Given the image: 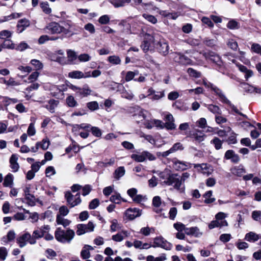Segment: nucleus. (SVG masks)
Instances as JSON below:
<instances>
[{
  "mask_svg": "<svg viewBox=\"0 0 261 261\" xmlns=\"http://www.w3.org/2000/svg\"><path fill=\"white\" fill-rule=\"evenodd\" d=\"M29 47V46L28 45V44L25 42L22 41L18 45H15V48L14 49H16L18 51H22Z\"/></svg>",
  "mask_w": 261,
  "mask_h": 261,
  "instance_id": "obj_55",
  "label": "nucleus"
},
{
  "mask_svg": "<svg viewBox=\"0 0 261 261\" xmlns=\"http://www.w3.org/2000/svg\"><path fill=\"white\" fill-rule=\"evenodd\" d=\"M59 102L58 100L52 99H50L47 103L45 106L46 108L50 113H53L55 112V108L58 106Z\"/></svg>",
  "mask_w": 261,
  "mask_h": 261,
  "instance_id": "obj_24",
  "label": "nucleus"
},
{
  "mask_svg": "<svg viewBox=\"0 0 261 261\" xmlns=\"http://www.w3.org/2000/svg\"><path fill=\"white\" fill-rule=\"evenodd\" d=\"M142 16L147 21L151 23L152 24H155L158 22L157 18L152 15L147 13H144L143 14Z\"/></svg>",
  "mask_w": 261,
  "mask_h": 261,
  "instance_id": "obj_44",
  "label": "nucleus"
},
{
  "mask_svg": "<svg viewBox=\"0 0 261 261\" xmlns=\"http://www.w3.org/2000/svg\"><path fill=\"white\" fill-rule=\"evenodd\" d=\"M197 170L204 175H210L212 169L209 165L206 164H197Z\"/></svg>",
  "mask_w": 261,
  "mask_h": 261,
  "instance_id": "obj_17",
  "label": "nucleus"
},
{
  "mask_svg": "<svg viewBox=\"0 0 261 261\" xmlns=\"http://www.w3.org/2000/svg\"><path fill=\"white\" fill-rule=\"evenodd\" d=\"M87 107L91 111L96 110L99 108L98 102L95 101L88 102L87 103Z\"/></svg>",
  "mask_w": 261,
  "mask_h": 261,
  "instance_id": "obj_61",
  "label": "nucleus"
},
{
  "mask_svg": "<svg viewBox=\"0 0 261 261\" xmlns=\"http://www.w3.org/2000/svg\"><path fill=\"white\" fill-rule=\"evenodd\" d=\"M174 228L178 232H182L185 231L186 229V225L180 222H176L173 224Z\"/></svg>",
  "mask_w": 261,
  "mask_h": 261,
  "instance_id": "obj_64",
  "label": "nucleus"
},
{
  "mask_svg": "<svg viewBox=\"0 0 261 261\" xmlns=\"http://www.w3.org/2000/svg\"><path fill=\"white\" fill-rule=\"evenodd\" d=\"M129 233L126 230H122L117 234L113 235L112 239L115 242H120L122 241L125 238L128 237Z\"/></svg>",
  "mask_w": 261,
  "mask_h": 261,
  "instance_id": "obj_18",
  "label": "nucleus"
},
{
  "mask_svg": "<svg viewBox=\"0 0 261 261\" xmlns=\"http://www.w3.org/2000/svg\"><path fill=\"white\" fill-rule=\"evenodd\" d=\"M154 231V228H150L149 227H142L140 231V232L145 236H148L149 235L150 232Z\"/></svg>",
  "mask_w": 261,
  "mask_h": 261,
  "instance_id": "obj_59",
  "label": "nucleus"
},
{
  "mask_svg": "<svg viewBox=\"0 0 261 261\" xmlns=\"http://www.w3.org/2000/svg\"><path fill=\"white\" fill-rule=\"evenodd\" d=\"M152 204L154 207H156V208L154 209V211L155 213H159L161 212V209L158 208L161 204V199L160 197L155 196L152 200Z\"/></svg>",
  "mask_w": 261,
  "mask_h": 261,
  "instance_id": "obj_34",
  "label": "nucleus"
},
{
  "mask_svg": "<svg viewBox=\"0 0 261 261\" xmlns=\"http://www.w3.org/2000/svg\"><path fill=\"white\" fill-rule=\"evenodd\" d=\"M8 255V250L5 247H0V260H4Z\"/></svg>",
  "mask_w": 261,
  "mask_h": 261,
  "instance_id": "obj_60",
  "label": "nucleus"
},
{
  "mask_svg": "<svg viewBox=\"0 0 261 261\" xmlns=\"http://www.w3.org/2000/svg\"><path fill=\"white\" fill-rule=\"evenodd\" d=\"M65 198L67 204L71 208L80 204L82 202L79 193L73 195L70 191H67L65 193Z\"/></svg>",
  "mask_w": 261,
  "mask_h": 261,
  "instance_id": "obj_7",
  "label": "nucleus"
},
{
  "mask_svg": "<svg viewBox=\"0 0 261 261\" xmlns=\"http://www.w3.org/2000/svg\"><path fill=\"white\" fill-rule=\"evenodd\" d=\"M67 57L71 61H73L76 59L78 56L76 53L71 49H68L67 50Z\"/></svg>",
  "mask_w": 261,
  "mask_h": 261,
  "instance_id": "obj_57",
  "label": "nucleus"
},
{
  "mask_svg": "<svg viewBox=\"0 0 261 261\" xmlns=\"http://www.w3.org/2000/svg\"><path fill=\"white\" fill-rule=\"evenodd\" d=\"M130 111L133 114V116L134 119L137 123L142 121L146 118V113L147 112L139 106L132 107L130 109Z\"/></svg>",
  "mask_w": 261,
  "mask_h": 261,
  "instance_id": "obj_8",
  "label": "nucleus"
},
{
  "mask_svg": "<svg viewBox=\"0 0 261 261\" xmlns=\"http://www.w3.org/2000/svg\"><path fill=\"white\" fill-rule=\"evenodd\" d=\"M211 143L214 145L216 150H219L222 148L223 141L219 138L215 137L211 141Z\"/></svg>",
  "mask_w": 261,
  "mask_h": 261,
  "instance_id": "obj_40",
  "label": "nucleus"
},
{
  "mask_svg": "<svg viewBox=\"0 0 261 261\" xmlns=\"http://www.w3.org/2000/svg\"><path fill=\"white\" fill-rule=\"evenodd\" d=\"M130 158L134 161L138 163L146 162L147 160L153 161L156 160L155 155L148 151L133 153L130 155Z\"/></svg>",
  "mask_w": 261,
  "mask_h": 261,
  "instance_id": "obj_6",
  "label": "nucleus"
},
{
  "mask_svg": "<svg viewBox=\"0 0 261 261\" xmlns=\"http://www.w3.org/2000/svg\"><path fill=\"white\" fill-rule=\"evenodd\" d=\"M158 51L164 56H166L169 53V46L164 40H160L156 45Z\"/></svg>",
  "mask_w": 261,
  "mask_h": 261,
  "instance_id": "obj_16",
  "label": "nucleus"
},
{
  "mask_svg": "<svg viewBox=\"0 0 261 261\" xmlns=\"http://www.w3.org/2000/svg\"><path fill=\"white\" fill-rule=\"evenodd\" d=\"M93 249L94 248L92 246L89 245H85L81 252V257L83 259H88L91 256L90 250Z\"/></svg>",
  "mask_w": 261,
  "mask_h": 261,
  "instance_id": "obj_20",
  "label": "nucleus"
},
{
  "mask_svg": "<svg viewBox=\"0 0 261 261\" xmlns=\"http://www.w3.org/2000/svg\"><path fill=\"white\" fill-rule=\"evenodd\" d=\"M244 88L249 92H255L256 93L261 94V88H257L255 87H253L251 86H250L248 84L244 83L243 84Z\"/></svg>",
  "mask_w": 261,
  "mask_h": 261,
  "instance_id": "obj_41",
  "label": "nucleus"
},
{
  "mask_svg": "<svg viewBox=\"0 0 261 261\" xmlns=\"http://www.w3.org/2000/svg\"><path fill=\"white\" fill-rule=\"evenodd\" d=\"M18 157L16 154H12L10 159V167L13 172H17L19 168V165L17 163Z\"/></svg>",
  "mask_w": 261,
  "mask_h": 261,
  "instance_id": "obj_23",
  "label": "nucleus"
},
{
  "mask_svg": "<svg viewBox=\"0 0 261 261\" xmlns=\"http://www.w3.org/2000/svg\"><path fill=\"white\" fill-rule=\"evenodd\" d=\"M212 191H208L203 195L204 201L206 203H211L215 201V198L212 197Z\"/></svg>",
  "mask_w": 261,
  "mask_h": 261,
  "instance_id": "obj_43",
  "label": "nucleus"
},
{
  "mask_svg": "<svg viewBox=\"0 0 261 261\" xmlns=\"http://www.w3.org/2000/svg\"><path fill=\"white\" fill-rule=\"evenodd\" d=\"M228 144H235L237 143V134L232 132L226 140Z\"/></svg>",
  "mask_w": 261,
  "mask_h": 261,
  "instance_id": "obj_48",
  "label": "nucleus"
},
{
  "mask_svg": "<svg viewBox=\"0 0 261 261\" xmlns=\"http://www.w3.org/2000/svg\"><path fill=\"white\" fill-rule=\"evenodd\" d=\"M30 24V22L28 19L24 18L19 20L17 25V33H22Z\"/></svg>",
  "mask_w": 261,
  "mask_h": 261,
  "instance_id": "obj_19",
  "label": "nucleus"
},
{
  "mask_svg": "<svg viewBox=\"0 0 261 261\" xmlns=\"http://www.w3.org/2000/svg\"><path fill=\"white\" fill-rule=\"evenodd\" d=\"M227 27L231 30H236L240 28V24L239 22L234 19H231L227 23Z\"/></svg>",
  "mask_w": 261,
  "mask_h": 261,
  "instance_id": "obj_45",
  "label": "nucleus"
},
{
  "mask_svg": "<svg viewBox=\"0 0 261 261\" xmlns=\"http://www.w3.org/2000/svg\"><path fill=\"white\" fill-rule=\"evenodd\" d=\"M201 21L203 23L206 24L210 28H213L214 26L213 22L211 20V18L207 17H203L201 18Z\"/></svg>",
  "mask_w": 261,
  "mask_h": 261,
  "instance_id": "obj_63",
  "label": "nucleus"
},
{
  "mask_svg": "<svg viewBox=\"0 0 261 261\" xmlns=\"http://www.w3.org/2000/svg\"><path fill=\"white\" fill-rule=\"evenodd\" d=\"M197 84H202L206 88H211V90L213 91L216 95H217L220 100L223 102H228L229 103V100L227 98L223 91L219 88L217 87L216 86L211 84L208 81L206 80V79H202V81L199 80L197 81Z\"/></svg>",
  "mask_w": 261,
  "mask_h": 261,
  "instance_id": "obj_4",
  "label": "nucleus"
},
{
  "mask_svg": "<svg viewBox=\"0 0 261 261\" xmlns=\"http://www.w3.org/2000/svg\"><path fill=\"white\" fill-rule=\"evenodd\" d=\"M91 132L93 136L96 137H100L102 133L101 129L96 126H92L91 125V127H90Z\"/></svg>",
  "mask_w": 261,
  "mask_h": 261,
  "instance_id": "obj_53",
  "label": "nucleus"
},
{
  "mask_svg": "<svg viewBox=\"0 0 261 261\" xmlns=\"http://www.w3.org/2000/svg\"><path fill=\"white\" fill-rule=\"evenodd\" d=\"M227 225L228 223L226 220L220 222L217 220H215L211 222V223L208 224V228L209 229H212L216 227H221L222 226H226Z\"/></svg>",
  "mask_w": 261,
  "mask_h": 261,
  "instance_id": "obj_26",
  "label": "nucleus"
},
{
  "mask_svg": "<svg viewBox=\"0 0 261 261\" xmlns=\"http://www.w3.org/2000/svg\"><path fill=\"white\" fill-rule=\"evenodd\" d=\"M125 169L123 167H119L117 168L114 173V177L116 179H119L120 177H122L125 174Z\"/></svg>",
  "mask_w": 261,
  "mask_h": 261,
  "instance_id": "obj_37",
  "label": "nucleus"
},
{
  "mask_svg": "<svg viewBox=\"0 0 261 261\" xmlns=\"http://www.w3.org/2000/svg\"><path fill=\"white\" fill-rule=\"evenodd\" d=\"M17 243L21 248L24 247L28 242L30 244H35L36 243V241L34 240L32 236L29 232H25L22 235L19 236L16 239Z\"/></svg>",
  "mask_w": 261,
  "mask_h": 261,
  "instance_id": "obj_10",
  "label": "nucleus"
},
{
  "mask_svg": "<svg viewBox=\"0 0 261 261\" xmlns=\"http://www.w3.org/2000/svg\"><path fill=\"white\" fill-rule=\"evenodd\" d=\"M152 247H161L166 250H170L172 245L162 237H156L154 239Z\"/></svg>",
  "mask_w": 261,
  "mask_h": 261,
  "instance_id": "obj_12",
  "label": "nucleus"
},
{
  "mask_svg": "<svg viewBox=\"0 0 261 261\" xmlns=\"http://www.w3.org/2000/svg\"><path fill=\"white\" fill-rule=\"evenodd\" d=\"M224 158L226 160H230L232 163L234 164L238 163L240 160L239 155L231 149L228 150L225 152Z\"/></svg>",
  "mask_w": 261,
  "mask_h": 261,
  "instance_id": "obj_15",
  "label": "nucleus"
},
{
  "mask_svg": "<svg viewBox=\"0 0 261 261\" xmlns=\"http://www.w3.org/2000/svg\"><path fill=\"white\" fill-rule=\"evenodd\" d=\"M77 58L81 62H86L91 59V57L88 54H82L78 56Z\"/></svg>",
  "mask_w": 261,
  "mask_h": 261,
  "instance_id": "obj_52",
  "label": "nucleus"
},
{
  "mask_svg": "<svg viewBox=\"0 0 261 261\" xmlns=\"http://www.w3.org/2000/svg\"><path fill=\"white\" fill-rule=\"evenodd\" d=\"M15 238V233L14 231H9L6 237L2 238V241L5 243H8L9 242L13 241Z\"/></svg>",
  "mask_w": 261,
  "mask_h": 261,
  "instance_id": "obj_38",
  "label": "nucleus"
},
{
  "mask_svg": "<svg viewBox=\"0 0 261 261\" xmlns=\"http://www.w3.org/2000/svg\"><path fill=\"white\" fill-rule=\"evenodd\" d=\"M166 122L165 123V126L168 129H173L175 128L176 126L174 123V118L172 115L168 114L166 115L165 118Z\"/></svg>",
  "mask_w": 261,
  "mask_h": 261,
  "instance_id": "obj_21",
  "label": "nucleus"
},
{
  "mask_svg": "<svg viewBox=\"0 0 261 261\" xmlns=\"http://www.w3.org/2000/svg\"><path fill=\"white\" fill-rule=\"evenodd\" d=\"M25 199L28 201V203L31 205H34L35 203V198L34 195L30 193V189L26 188L24 190Z\"/></svg>",
  "mask_w": 261,
  "mask_h": 261,
  "instance_id": "obj_28",
  "label": "nucleus"
},
{
  "mask_svg": "<svg viewBox=\"0 0 261 261\" xmlns=\"http://www.w3.org/2000/svg\"><path fill=\"white\" fill-rule=\"evenodd\" d=\"M84 73L79 70H74L68 73V77L71 79H80L83 78Z\"/></svg>",
  "mask_w": 261,
  "mask_h": 261,
  "instance_id": "obj_33",
  "label": "nucleus"
},
{
  "mask_svg": "<svg viewBox=\"0 0 261 261\" xmlns=\"http://www.w3.org/2000/svg\"><path fill=\"white\" fill-rule=\"evenodd\" d=\"M67 86L69 89L75 92V94L76 96L81 98L87 97L91 95L92 91L87 84L84 85L83 87H77L72 84H69Z\"/></svg>",
  "mask_w": 261,
  "mask_h": 261,
  "instance_id": "obj_5",
  "label": "nucleus"
},
{
  "mask_svg": "<svg viewBox=\"0 0 261 261\" xmlns=\"http://www.w3.org/2000/svg\"><path fill=\"white\" fill-rule=\"evenodd\" d=\"M2 44L4 48L14 49L15 48V44L13 43L11 38L4 40Z\"/></svg>",
  "mask_w": 261,
  "mask_h": 261,
  "instance_id": "obj_36",
  "label": "nucleus"
},
{
  "mask_svg": "<svg viewBox=\"0 0 261 261\" xmlns=\"http://www.w3.org/2000/svg\"><path fill=\"white\" fill-rule=\"evenodd\" d=\"M108 60L110 63L114 65H118L121 63V59L117 56H111L108 57Z\"/></svg>",
  "mask_w": 261,
  "mask_h": 261,
  "instance_id": "obj_49",
  "label": "nucleus"
},
{
  "mask_svg": "<svg viewBox=\"0 0 261 261\" xmlns=\"http://www.w3.org/2000/svg\"><path fill=\"white\" fill-rule=\"evenodd\" d=\"M206 107L211 112L215 114V116L221 114V110L218 106L210 104L206 105Z\"/></svg>",
  "mask_w": 261,
  "mask_h": 261,
  "instance_id": "obj_30",
  "label": "nucleus"
},
{
  "mask_svg": "<svg viewBox=\"0 0 261 261\" xmlns=\"http://www.w3.org/2000/svg\"><path fill=\"white\" fill-rule=\"evenodd\" d=\"M65 27L61 25L59 23L53 21L48 23L44 28L43 30L45 32L52 34H60L63 33L64 35H67L70 32L69 28L72 27L70 21H67L65 24Z\"/></svg>",
  "mask_w": 261,
  "mask_h": 261,
  "instance_id": "obj_2",
  "label": "nucleus"
},
{
  "mask_svg": "<svg viewBox=\"0 0 261 261\" xmlns=\"http://www.w3.org/2000/svg\"><path fill=\"white\" fill-rule=\"evenodd\" d=\"M131 0H111L110 2L115 8L124 7L125 4H128Z\"/></svg>",
  "mask_w": 261,
  "mask_h": 261,
  "instance_id": "obj_31",
  "label": "nucleus"
},
{
  "mask_svg": "<svg viewBox=\"0 0 261 261\" xmlns=\"http://www.w3.org/2000/svg\"><path fill=\"white\" fill-rule=\"evenodd\" d=\"M126 217L130 220H134L141 215V211L137 208H129L125 212Z\"/></svg>",
  "mask_w": 261,
  "mask_h": 261,
  "instance_id": "obj_14",
  "label": "nucleus"
},
{
  "mask_svg": "<svg viewBox=\"0 0 261 261\" xmlns=\"http://www.w3.org/2000/svg\"><path fill=\"white\" fill-rule=\"evenodd\" d=\"M261 239V235L258 234L253 231L247 233L244 239L249 242H255Z\"/></svg>",
  "mask_w": 261,
  "mask_h": 261,
  "instance_id": "obj_22",
  "label": "nucleus"
},
{
  "mask_svg": "<svg viewBox=\"0 0 261 261\" xmlns=\"http://www.w3.org/2000/svg\"><path fill=\"white\" fill-rule=\"evenodd\" d=\"M95 225L93 222L89 221L88 224H79L76 225V233L78 236H81L86 233L94 230Z\"/></svg>",
  "mask_w": 261,
  "mask_h": 261,
  "instance_id": "obj_11",
  "label": "nucleus"
},
{
  "mask_svg": "<svg viewBox=\"0 0 261 261\" xmlns=\"http://www.w3.org/2000/svg\"><path fill=\"white\" fill-rule=\"evenodd\" d=\"M75 236L74 231L70 229L64 230L61 228H57L55 232L56 239L62 243H70Z\"/></svg>",
  "mask_w": 261,
  "mask_h": 261,
  "instance_id": "obj_3",
  "label": "nucleus"
},
{
  "mask_svg": "<svg viewBox=\"0 0 261 261\" xmlns=\"http://www.w3.org/2000/svg\"><path fill=\"white\" fill-rule=\"evenodd\" d=\"M224 103L227 104V105H228L230 107V109H231V111L234 112L235 113L238 114L243 116V117H244L245 118H247V116L246 115L243 114V113L240 112L239 111V110L237 109V108L234 105L232 104L231 102L230 101H229V103H228V102H225Z\"/></svg>",
  "mask_w": 261,
  "mask_h": 261,
  "instance_id": "obj_50",
  "label": "nucleus"
},
{
  "mask_svg": "<svg viewBox=\"0 0 261 261\" xmlns=\"http://www.w3.org/2000/svg\"><path fill=\"white\" fill-rule=\"evenodd\" d=\"M13 32L8 30H3L0 32V39L3 40L11 38Z\"/></svg>",
  "mask_w": 261,
  "mask_h": 261,
  "instance_id": "obj_42",
  "label": "nucleus"
},
{
  "mask_svg": "<svg viewBox=\"0 0 261 261\" xmlns=\"http://www.w3.org/2000/svg\"><path fill=\"white\" fill-rule=\"evenodd\" d=\"M203 43L210 47L215 48L217 46V39L215 38H210V37H205L203 40Z\"/></svg>",
  "mask_w": 261,
  "mask_h": 261,
  "instance_id": "obj_27",
  "label": "nucleus"
},
{
  "mask_svg": "<svg viewBox=\"0 0 261 261\" xmlns=\"http://www.w3.org/2000/svg\"><path fill=\"white\" fill-rule=\"evenodd\" d=\"M154 37L149 34L146 33L144 36V40L141 45V47L144 53L151 49L154 46Z\"/></svg>",
  "mask_w": 261,
  "mask_h": 261,
  "instance_id": "obj_9",
  "label": "nucleus"
},
{
  "mask_svg": "<svg viewBox=\"0 0 261 261\" xmlns=\"http://www.w3.org/2000/svg\"><path fill=\"white\" fill-rule=\"evenodd\" d=\"M59 37H49L48 35H44L41 36L38 39V43L40 44L44 43L46 41L51 40L56 41L58 39Z\"/></svg>",
  "mask_w": 261,
  "mask_h": 261,
  "instance_id": "obj_35",
  "label": "nucleus"
},
{
  "mask_svg": "<svg viewBox=\"0 0 261 261\" xmlns=\"http://www.w3.org/2000/svg\"><path fill=\"white\" fill-rule=\"evenodd\" d=\"M230 171L232 174L238 177H241L246 173L245 168L241 165L231 168Z\"/></svg>",
  "mask_w": 261,
  "mask_h": 261,
  "instance_id": "obj_25",
  "label": "nucleus"
},
{
  "mask_svg": "<svg viewBox=\"0 0 261 261\" xmlns=\"http://www.w3.org/2000/svg\"><path fill=\"white\" fill-rule=\"evenodd\" d=\"M200 55L204 56L206 60L212 61L219 66H220L222 64L220 57L214 52L209 51L202 54L200 53Z\"/></svg>",
  "mask_w": 261,
  "mask_h": 261,
  "instance_id": "obj_13",
  "label": "nucleus"
},
{
  "mask_svg": "<svg viewBox=\"0 0 261 261\" xmlns=\"http://www.w3.org/2000/svg\"><path fill=\"white\" fill-rule=\"evenodd\" d=\"M13 175L11 173L8 174L4 178L3 186L5 187L12 188L13 185Z\"/></svg>",
  "mask_w": 261,
  "mask_h": 261,
  "instance_id": "obj_29",
  "label": "nucleus"
},
{
  "mask_svg": "<svg viewBox=\"0 0 261 261\" xmlns=\"http://www.w3.org/2000/svg\"><path fill=\"white\" fill-rule=\"evenodd\" d=\"M158 175L162 185L173 186L174 188L180 193L184 192L185 186L181 184V179L178 174L172 173L170 170L165 169L160 172Z\"/></svg>",
  "mask_w": 261,
  "mask_h": 261,
  "instance_id": "obj_1",
  "label": "nucleus"
},
{
  "mask_svg": "<svg viewBox=\"0 0 261 261\" xmlns=\"http://www.w3.org/2000/svg\"><path fill=\"white\" fill-rule=\"evenodd\" d=\"M56 223L58 225H62L64 227H66V226H68L70 223L71 221L65 219L64 217H60V216H57L56 217Z\"/></svg>",
  "mask_w": 261,
  "mask_h": 261,
  "instance_id": "obj_32",
  "label": "nucleus"
},
{
  "mask_svg": "<svg viewBox=\"0 0 261 261\" xmlns=\"http://www.w3.org/2000/svg\"><path fill=\"white\" fill-rule=\"evenodd\" d=\"M37 143H40V148L43 150L47 149L50 144L49 140L47 138L43 139L42 141Z\"/></svg>",
  "mask_w": 261,
  "mask_h": 261,
  "instance_id": "obj_47",
  "label": "nucleus"
},
{
  "mask_svg": "<svg viewBox=\"0 0 261 261\" xmlns=\"http://www.w3.org/2000/svg\"><path fill=\"white\" fill-rule=\"evenodd\" d=\"M40 7L45 13L49 14L51 12V8L49 7V5L47 2H42L40 4Z\"/></svg>",
  "mask_w": 261,
  "mask_h": 261,
  "instance_id": "obj_54",
  "label": "nucleus"
},
{
  "mask_svg": "<svg viewBox=\"0 0 261 261\" xmlns=\"http://www.w3.org/2000/svg\"><path fill=\"white\" fill-rule=\"evenodd\" d=\"M111 225L110 226V230L112 232H115L117 230L121 228V226L118 224V221L116 219H113L111 221Z\"/></svg>",
  "mask_w": 261,
  "mask_h": 261,
  "instance_id": "obj_56",
  "label": "nucleus"
},
{
  "mask_svg": "<svg viewBox=\"0 0 261 261\" xmlns=\"http://www.w3.org/2000/svg\"><path fill=\"white\" fill-rule=\"evenodd\" d=\"M67 105L71 108L75 107L78 105L77 101L72 95H69L66 99Z\"/></svg>",
  "mask_w": 261,
  "mask_h": 261,
  "instance_id": "obj_39",
  "label": "nucleus"
},
{
  "mask_svg": "<svg viewBox=\"0 0 261 261\" xmlns=\"http://www.w3.org/2000/svg\"><path fill=\"white\" fill-rule=\"evenodd\" d=\"M43 236L42 232L38 228L33 231L32 238L34 240L36 241V239L41 238Z\"/></svg>",
  "mask_w": 261,
  "mask_h": 261,
  "instance_id": "obj_58",
  "label": "nucleus"
},
{
  "mask_svg": "<svg viewBox=\"0 0 261 261\" xmlns=\"http://www.w3.org/2000/svg\"><path fill=\"white\" fill-rule=\"evenodd\" d=\"M69 213V210L67 206L62 205L59 209V213L57 216L64 217L67 216Z\"/></svg>",
  "mask_w": 261,
  "mask_h": 261,
  "instance_id": "obj_46",
  "label": "nucleus"
},
{
  "mask_svg": "<svg viewBox=\"0 0 261 261\" xmlns=\"http://www.w3.org/2000/svg\"><path fill=\"white\" fill-rule=\"evenodd\" d=\"M46 257L50 259H53L56 256L57 253L52 249H47L45 251Z\"/></svg>",
  "mask_w": 261,
  "mask_h": 261,
  "instance_id": "obj_51",
  "label": "nucleus"
},
{
  "mask_svg": "<svg viewBox=\"0 0 261 261\" xmlns=\"http://www.w3.org/2000/svg\"><path fill=\"white\" fill-rule=\"evenodd\" d=\"M27 134L29 136H33L35 135L36 129L34 123H31L29 124L27 130Z\"/></svg>",
  "mask_w": 261,
  "mask_h": 261,
  "instance_id": "obj_62",
  "label": "nucleus"
}]
</instances>
